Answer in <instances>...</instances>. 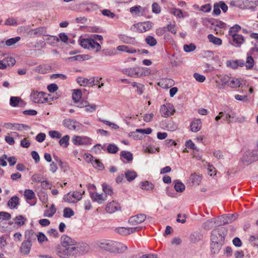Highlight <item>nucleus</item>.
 Instances as JSON below:
<instances>
[{"label": "nucleus", "instance_id": "1", "mask_svg": "<svg viewBox=\"0 0 258 258\" xmlns=\"http://www.w3.org/2000/svg\"><path fill=\"white\" fill-rule=\"evenodd\" d=\"M77 253L76 244L63 248H60L56 251V254L61 258H69L71 256L76 255Z\"/></svg>", "mask_w": 258, "mask_h": 258}, {"label": "nucleus", "instance_id": "2", "mask_svg": "<svg viewBox=\"0 0 258 258\" xmlns=\"http://www.w3.org/2000/svg\"><path fill=\"white\" fill-rule=\"evenodd\" d=\"M257 150L245 152L241 159V161L245 165H248L253 162L258 160V143Z\"/></svg>", "mask_w": 258, "mask_h": 258}, {"label": "nucleus", "instance_id": "3", "mask_svg": "<svg viewBox=\"0 0 258 258\" xmlns=\"http://www.w3.org/2000/svg\"><path fill=\"white\" fill-rule=\"evenodd\" d=\"M227 231L223 227L213 230L211 233V241L214 242L223 243Z\"/></svg>", "mask_w": 258, "mask_h": 258}, {"label": "nucleus", "instance_id": "4", "mask_svg": "<svg viewBox=\"0 0 258 258\" xmlns=\"http://www.w3.org/2000/svg\"><path fill=\"white\" fill-rule=\"evenodd\" d=\"M84 193V191L82 194L78 191L70 192L63 196V199L66 202L75 203L82 199V195Z\"/></svg>", "mask_w": 258, "mask_h": 258}, {"label": "nucleus", "instance_id": "5", "mask_svg": "<svg viewBox=\"0 0 258 258\" xmlns=\"http://www.w3.org/2000/svg\"><path fill=\"white\" fill-rule=\"evenodd\" d=\"M81 45L84 48L88 49H96L97 52L101 49L100 45L93 39H83L81 41Z\"/></svg>", "mask_w": 258, "mask_h": 258}, {"label": "nucleus", "instance_id": "6", "mask_svg": "<svg viewBox=\"0 0 258 258\" xmlns=\"http://www.w3.org/2000/svg\"><path fill=\"white\" fill-rule=\"evenodd\" d=\"M45 95L46 94L43 92H38L37 91H33L31 93V99L34 103H43L48 100Z\"/></svg>", "mask_w": 258, "mask_h": 258}, {"label": "nucleus", "instance_id": "7", "mask_svg": "<svg viewBox=\"0 0 258 258\" xmlns=\"http://www.w3.org/2000/svg\"><path fill=\"white\" fill-rule=\"evenodd\" d=\"M219 80L215 81L216 88L218 89H223L226 85L228 86L230 78L226 75H220L218 76Z\"/></svg>", "mask_w": 258, "mask_h": 258}, {"label": "nucleus", "instance_id": "8", "mask_svg": "<svg viewBox=\"0 0 258 258\" xmlns=\"http://www.w3.org/2000/svg\"><path fill=\"white\" fill-rule=\"evenodd\" d=\"M113 242L112 240L102 239L97 241L96 243L100 248L112 252Z\"/></svg>", "mask_w": 258, "mask_h": 258}, {"label": "nucleus", "instance_id": "9", "mask_svg": "<svg viewBox=\"0 0 258 258\" xmlns=\"http://www.w3.org/2000/svg\"><path fill=\"white\" fill-rule=\"evenodd\" d=\"M142 227L139 226L132 228L118 227L115 229L116 232L123 235H126L141 230Z\"/></svg>", "mask_w": 258, "mask_h": 258}, {"label": "nucleus", "instance_id": "10", "mask_svg": "<svg viewBox=\"0 0 258 258\" xmlns=\"http://www.w3.org/2000/svg\"><path fill=\"white\" fill-rule=\"evenodd\" d=\"M237 217L238 215L236 214L223 215L219 218L220 223H218V225H222L231 223L233 221L236 220Z\"/></svg>", "mask_w": 258, "mask_h": 258}, {"label": "nucleus", "instance_id": "11", "mask_svg": "<svg viewBox=\"0 0 258 258\" xmlns=\"http://www.w3.org/2000/svg\"><path fill=\"white\" fill-rule=\"evenodd\" d=\"M153 24L150 22L147 21L143 23H139L135 25L138 32L140 33L145 32L150 30L153 27Z\"/></svg>", "mask_w": 258, "mask_h": 258}, {"label": "nucleus", "instance_id": "12", "mask_svg": "<svg viewBox=\"0 0 258 258\" xmlns=\"http://www.w3.org/2000/svg\"><path fill=\"white\" fill-rule=\"evenodd\" d=\"M123 74L130 77L140 78L143 76V73H140L135 68H129L123 69L121 71Z\"/></svg>", "mask_w": 258, "mask_h": 258}, {"label": "nucleus", "instance_id": "13", "mask_svg": "<svg viewBox=\"0 0 258 258\" xmlns=\"http://www.w3.org/2000/svg\"><path fill=\"white\" fill-rule=\"evenodd\" d=\"M112 252L122 253L127 249V246L121 242L113 241Z\"/></svg>", "mask_w": 258, "mask_h": 258}, {"label": "nucleus", "instance_id": "14", "mask_svg": "<svg viewBox=\"0 0 258 258\" xmlns=\"http://www.w3.org/2000/svg\"><path fill=\"white\" fill-rule=\"evenodd\" d=\"M146 219V215L140 214L131 217L128 220L129 223L133 225H137L143 222Z\"/></svg>", "mask_w": 258, "mask_h": 258}, {"label": "nucleus", "instance_id": "15", "mask_svg": "<svg viewBox=\"0 0 258 258\" xmlns=\"http://www.w3.org/2000/svg\"><path fill=\"white\" fill-rule=\"evenodd\" d=\"M60 243L62 248H63L68 246L74 245L77 242L70 236L67 235H63L60 238Z\"/></svg>", "mask_w": 258, "mask_h": 258}, {"label": "nucleus", "instance_id": "16", "mask_svg": "<svg viewBox=\"0 0 258 258\" xmlns=\"http://www.w3.org/2000/svg\"><path fill=\"white\" fill-rule=\"evenodd\" d=\"M120 210L119 204L114 201L107 204L106 207V211L109 213H113Z\"/></svg>", "mask_w": 258, "mask_h": 258}, {"label": "nucleus", "instance_id": "17", "mask_svg": "<svg viewBox=\"0 0 258 258\" xmlns=\"http://www.w3.org/2000/svg\"><path fill=\"white\" fill-rule=\"evenodd\" d=\"M169 109H171L172 111L170 114H173L175 112V110L172 105H163L161 106L160 112L162 116L166 117L170 115V110H169Z\"/></svg>", "mask_w": 258, "mask_h": 258}, {"label": "nucleus", "instance_id": "18", "mask_svg": "<svg viewBox=\"0 0 258 258\" xmlns=\"http://www.w3.org/2000/svg\"><path fill=\"white\" fill-rule=\"evenodd\" d=\"M89 139L85 137L74 136L72 139L73 143L76 145H83L88 143Z\"/></svg>", "mask_w": 258, "mask_h": 258}, {"label": "nucleus", "instance_id": "19", "mask_svg": "<svg viewBox=\"0 0 258 258\" xmlns=\"http://www.w3.org/2000/svg\"><path fill=\"white\" fill-rule=\"evenodd\" d=\"M169 12L178 18H184L189 16L187 12H183L180 9L171 8L169 9Z\"/></svg>", "mask_w": 258, "mask_h": 258}, {"label": "nucleus", "instance_id": "20", "mask_svg": "<svg viewBox=\"0 0 258 258\" xmlns=\"http://www.w3.org/2000/svg\"><path fill=\"white\" fill-rule=\"evenodd\" d=\"M31 247L32 243L24 240L20 247V251L22 254H28L30 253Z\"/></svg>", "mask_w": 258, "mask_h": 258}, {"label": "nucleus", "instance_id": "21", "mask_svg": "<svg viewBox=\"0 0 258 258\" xmlns=\"http://www.w3.org/2000/svg\"><path fill=\"white\" fill-rule=\"evenodd\" d=\"M106 197H104L103 194H99L97 192H91L90 194L92 200L99 204H102L106 200Z\"/></svg>", "mask_w": 258, "mask_h": 258}, {"label": "nucleus", "instance_id": "22", "mask_svg": "<svg viewBox=\"0 0 258 258\" xmlns=\"http://www.w3.org/2000/svg\"><path fill=\"white\" fill-rule=\"evenodd\" d=\"M46 32V28L44 27H40L35 29L30 30L28 32V35L30 36H40L45 35Z\"/></svg>", "mask_w": 258, "mask_h": 258}, {"label": "nucleus", "instance_id": "23", "mask_svg": "<svg viewBox=\"0 0 258 258\" xmlns=\"http://www.w3.org/2000/svg\"><path fill=\"white\" fill-rule=\"evenodd\" d=\"M77 124L78 122L76 120L70 118L65 119L63 121V125L71 130H76Z\"/></svg>", "mask_w": 258, "mask_h": 258}, {"label": "nucleus", "instance_id": "24", "mask_svg": "<svg viewBox=\"0 0 258 258\" xmlns=\"http://www.w3.org/2000/svg\"><path fill=\"white\" fill-rule=\"evenodd\" d=\"M37 234L32 230H27L25 233V237L26 241H28L30 243L36 241Z\"/></svg>", "mask_w": 258, "mask_h": 258}, {"label": "nucleus", "instance_id": "25", "mask_svg": "<svg viewBox=\"0 0 258 258\" xmlns=\"http://www.w3.org/2000/svg\"><path fill=\"white\" fill-rule=\"evenodd\" d=\"M202 128V121L200 119H194L190 124V130L191 132L197 133Z\"/></svg>", "mask_w": 258, "mask_h": 258}, {"label": "nucleus", "instance_id": "26", "mask_svg": "<svg viewBox=\"0 0 258 258\" xmlns=\"http://www.w3.org/2000/svg\"><path fill=\"white\" fill-rule=\"evenodd\" d=\"M77 253L83 254L87 253L90 249L89 245L87 243H82L81 244H77Z\"/></svg>", "mask_w": 258, "mask_h": 258}, {"label": "nucleus", "instance_id": "27", "mask_svg": "<svg viewBox=\"0 0 258 258\" xmlns=\"http://www.w3.org/2000/svg\"><path fill=\"white\" fill-rule=\"evenodd\" d=\"M21 38L19 36H17L16 37L12 38L9 39L6 41L5 44L4 43V41H1L0 42V47H3L6 45L7 46H11L15 44H16L17 42H18L20 40Z\"/></svg>", "mask_w": 258, "mask_h": 258}, {"label": "nucleus", "instance_id": "28", "mask_svg": "<svg viewBox=\"0 0 258 258\" xmlns=\"http://www.w3.org/2000/svg\"><path fill=\"white\" fill-rule=\"evenodd\" d=\"M232 37L233 38L234 43H235V45H234L236 47H240L244 42V37L242 35L233 34H232Z\"/></svg>", "mask_w": 258, "mask_h": 258}, {"label": "nucleus", "instance_id": "29", "mask_svg": "<svg viewBox=\"0 0 258 258\" xmlns=\"http://www.w3.org/2000/svg\"><path fill=\"white\" fill-rule=\"evenodd\" d=\"M223 243L212 242L211 243V252L214 254H217L220 251Z\"/></svg>", "mask_w": 258, "mask_h": 258}, {"label": "nucleus", "instance_id": "30", "mask_svg": "<svg viewBox=\"0 0 258 258\" xmlns=\"http://www.w3.org/2000/svg\"><path fill=\"white\" fill-rule=\"evenodd\" d=\"M19 104L21 105L24 104L23 101L18 97L12 96L10 99V104L13 107H17Z\"/></svg>", "mask_w": 258, "mask_h": 258}, {"label": "nucleus", "instance_id": "31", "mask_svg": "<svg viewBox=\"0 0 258 258\" xmlns=\"http://www.w3.org/2000/svg\"><path fill=\"white\" fill-rule=\"evenodd\" d=\"M19 202V198L17 196H14L9 200L8 205L11 209H14L18 205Z\"/></svg>", "mask_w": 258, "mask_h": 258}, {"label": "nucleus", "instance_id": "32", "mask_svg": "<svg viewBox=\"0 0 258 258\" xmlns=\"http://www.w3.org/2000/svg\"><path fill=\"white\" fill-rule=\"evenodd\" d=\"M125 176L128 181H133L137 176V173L134 171L128 170L125 174Z\"/></svg>", "mask_w": 258, "mask_h": 258}, {"label": "nucleus", "instance_id": "33", "mask_svg": "<svg viewBox=\"0 0 258 258\" xmlns=\"http://www.w3.org/2000/svg\"><path fill=\"white\" fill-rule=\"evenodd\" d=\"M70 140V136L66 135L61 138L59 141V144L60 146L67 148L69 146Z\"/></svg>", "mask_w": 258, "mask_h": 258}, {"label": "nucleus", "instance_id": "34", "mask_svg": "<svg viewBox=\"0 0 258 258\" xmlns=\"http://www.w3.org/2000/svg\"><path fill=\"white\" fill-rule=\"evenodd\" d=\"M208 38L210 42L217 45L222 44V40L219 38L215 37L212 34H209L208 36Z\"/></svg>", "mask_w": 258, "mask_h": 258}, {"label": "nucleus", "instance_id": "35", "mask_svg": "<svg viewBox=\"0 0 258 258\" xmlns=\"http://www.w3.org/2000/svg\"><path fill=\"white\" fill-rule=\"evenodd\" d=\"M130 11L132 14L139 16L141 14L142 11H143V9L140 6H136L131 7L130 9Z\"/></svg>", "mask_w": 258, "mask_h": 258}, {"label": "nucleus", "instance_id": "36", "mask_svg": "<svg viewBox=\"0 0 258 258\" xmlns=\"http://www.w3.org/2000/svg\"><path fill=\"white\" fill-rule=\"evenodd\" d=\"M56 212V209L54 204H52L49 210L44 212V216L47 217H52Z\"/></svg>", "mask_w": 258, "mask_h": 258}, {"label": "nucleus", "instance_id": "37", "mask_svg": "<svg viewBox=\"0 0 258 258\" xmlns=\"http://www.w3.org/2000/svg\"><path fill=\"white\" fill-rule=\"evenodd\" d=\"M154 185L148 181H143L141 184V188L142 189L150 190L153 188Z\"/></svg>", "mask_w": 258, "mask_h": 258}, {"label": "nucleus", "instance_id": "38", "mask_svg": "<svg viewBox=\"0 0 258 258\" xmlns=\"http://www.w3.org/2000/svg\"><path fill=\"white\" fill-rule=\"evenodd\" d=\"M190 179L194 185H198L201 182L202 177L198 175L192 174Z\"/></svg>", "mask_w": 258, "mask_h": 258}, {"label": "nucleus", "instance_id": "39", "mask_svg": "<svg viewBox=\"0 0 258 258\" xmlns=\"http://www.w3.org/2000/svg\"><path fill=\"white\" fill-rule=\"evenodd\" d=\"M24 196L27 200H31L35 197V195L31 189H26L24 191Z\"/></svg>", "mask_w": 258, "mask_h": 258}, {"label": "nucleus", "instance_id": "40", "mask_svg": "<svg viewBox=\"0 0 258 258\" xmlns=\"http://www.w3.org/2000/svg\"><path fill=\"white\" fill-rule=\"evenodd\" d=\"M82 97V92L80 90H75L72 94V98L75 102H78Z\"/></svg>", "mask_w": 258, "mask_h": 258}, {"label": "nucleus", "instance_id": "41", "mask_svg": "<svg viewBox=\"0 0 258 258\" xmlns=\"http://www.w3.org/2000/svg\"><path fill=\"white\" fill-rule=\"evenodd\" d=\"M14 220L16 221V224L18 226H21L25 224L26 219L22 215H19L16 216Z\"/></svg>", "mask_w": 258, "mask_h": 258}, {"label": "nucleus", "instance_id": "42", "mask_svg": "<svg viewBox=\"0 0 258 258\" xmlns=\"http://www.w3.org/2000/svg\"><path fill=\"white\" fill-rule=\"evenodd\" d=\"M189 239L191 243H195L201 239V235L199 233L194 232L190 235Z\"/></svg>", "mask_w": 258, "mask_h": 258}, {"label": "nucleus", "instance_id": "43", "mask_svg": "<svg viewBox=\"0 0 258 258\" xmlns=\"http://www.w3.org/2000/svg\"><path fill=\"white\" fill-rule=\"evenodd\" d=\"M29 127L27 125L19 123H13V130L22 131L29 129Z\"/></svg>", "mask_w": 258, "mask_h": 258}, {"label": "nucleus", "instance_id": "44", "mask_svg": "<svg viewBox=\"0 0 258 258\" xmlns=\"http://www.w3.org/2000/svg\"><path fill=\"white\" fill-rule=\"evenodd\" d=\"M254 65L253 58L251 56H248L246 58L245 67L247 69H251Z\"/></svg>", "mask_w": 258, "mask_h": 258}, {"label": "nucleus", "instance_id": "45", "mask_svg": "<svg viewBox=\"0 0 258 258\" xmlns=\"http://www.w3.org/2000/svg\"><path fill=\"white\" fill-rule=\"evenodd\" d=\"M90 79L88 80L86 78L83 77H78L77 79V82L78 84H79L81 86H86L89 85Z\"/></svg>", "mask_w": 258, "mask_h": 258}, {"label": "nucleus", "instance_id": "46", "mask_svg": "<svg viewBox=\"0 0 258 258\" xmlns=\"http://www.w3.org/2000/svg\"><path fill=\"white\" fill-rule=\"evenodd\" d=\"M241 85V83L238 79H233L229 80V83L228 84V86L231 88H237L240 87Z\"/></svg>", "mask_w": 258, "mask_h": 258}, {"label": "nucleus", "instance_id": "47", "mask_svg": "<svg viewBox=\"0 0 258 258\" xmlns=\"http://www.w3.org/2000/svg\"><path fill=\"white\" fill-rule=\"evenodd\" d=\"M174 188L177 192H182L185 189V185L180 181H177L174 185Z\"/></svg>", "mask_w": 258, "mask_h": 258}, {"label": "nucleus", "instance_id": "48", "mask_svg": "<svg viewBox=\"0 0 258 258\" xmlns=\"http://www.w3.org/2000/svg\"><path fill=\"white\" fill-rule=\"evenodd\" d=\"M74 214V212L70 208H66L63 210V217L65 218H70Z\"/></svg>", "mask_w": 258, "mask_h": 258}, {"label": "nucleus", "instance_id": "49", "mask_svg": "<svg viewBox=\"0 0 258 258\" xmlns=\"http://www.w3.org/2000/svg\"><path fill=\"white\" fill-rule=\"evenodd\" d=\"M120 155L128 161H131L133 159V155L130 152L123 151L120 153Z\"/></svg>", "mask_w": 258, "mask_h": 258}, {"label": "nucleus", "instance_id": "50", "mask_svg": "<svg viewBox=\"0 0 258 258\" xmlns=\"http://www.w3.org/2000/svg\"><path fill=\"white\" fill-rule=\"evenodd\" d=\"M38 196L40 200L43 203H46L47 202V195L44 191H40L38 194Z\"/></svg>", "mask_w": 258, "mask_h": 258}, {"label": "nucleus", "instance_id": "51", "mask_svg": "<svg viewBox=\"0 0 258 258\" xmlns=\"http://www.w3.org/2000/svg\"><path fill=\"white\" fill-rule=\"evenodd\" d=\"M145 40L146 43L151 46H154L157 44L156 40L151 36H147Z\"/></svg>", "mask_w": 258, "mask_h": 258}, {"label": "nucleus", "instance_id": "52", "mask_svg": "<svg viewBox=\"0 0 258 258\" xmlns=\"http://www.w3.org/2000/svg\"><path fill=\"white\" fill-rule=\"evenodd\" d=\"M107 150L109 153L114 154L118 151V148L115 145L110 144L107 146Z\"/></svg>", "mask_w": 258, "mask_h": 258}, {"label": "nucleus", "instance_id": "53", "mask_svg": "<svg viewBox=\"0 0 258 258\" xmlns=\"http://www.w3.org/2000/svg\"><path fill=\"white\" fill-rule=\"evenodd\" d=\"M103 190L106 195L111 196L113 193V190L111 186L105 183L102 184Z\"/></svg>", "mask_w": 258, "mask_h": 258}, {"label": "nucleus", "instance_id": "54", "mask_svg": "<svg viewBox=\"0 0 258 258\" xmlns=\"http://www.w3.org/2000/svg\"><path fill=\"white\" fill-rule=\"evenodd\" d=\"M196 47L193 43L190 44H185L183 46L184 50L186 52H190L195 50Z\"/></svg>", "mask_w": 258, "mask_h": 258}, {"label": "nucleus", "instance_id": "55", "mask_svg": "<svg viewBox=\"0 0 258 258\" xmlns=\"http://www.w3.org/2000/svg\"><path fill=\"white\" fill-rule=\"evenodd\" d=\"M47 43L51 45H54L56 42H58L59 38L55 36H48L47 39Z\"/></svg>", "mask_w": 258, "mask_h": 258}, {"label": "nucleus", "instance_id": "56", "mask_svg": "<svg viewBox=\"0 0 258 258\" xmlns=\"http://www.w3.org/2000/svg\"><path fill=\"white\" fill-rule=\"evenodd\" d=\"M92 164L95 168H97L99 170H101L103 168L102 163L97 159H94V160L92 162Z\"/></svg>", "mask_w": 258, "mask_h": 258}, {"label": "nucleus", "instance_id": "57", "mask_svg": "<svg viewBox=\"0 0 258 258\" xmlns=\"http://www.w3.org/2000/svg\"><path fill=\"white\" fill-rule=\"evenodd\" d=\"M33 181L35 182H41L43 179V176L40 174H34L31 177Z\"/></svg>", "mask_w": 258, "mask_h": 258}, {"label": "nucleus", "instance_id": "58", "mask_svg": "<svg viewBox=\"0 0 258 258\" xmlns=\"http://www.w3.org/2000/svg\"><path fill=\"white\" fill-rule=\"evenodd\" d=\"M36 238H37L38 242L40 243L48 240L46 236L42 232H39L38 234H37Z\"/></svg>", "mask_w": 258, "mask_h": 258}, {"label": "nucleus", "instance_id": "59", "mask_svg": "<svg viewBox=\"0 0 258 258\" xmlns=\"http://www.w3.org/2000/svg\"><path fill=\"white\" fill-rule=\"evenodd\" d=\"M5 62H6L7 66H13L16 63L15 59L12 57H7L4 59Z\"/></svg>", "mask_w": 258, "mask_h": 258}, {"label": "nucleus", "instance_id": "60", "mask_svg": "<svg viewBox=\"0 0 258 258\" xmlns=\"http://www.w3.org/2000/svg\"><path fill=\"white\" fill-rule=\"evenodd\" d=\"M49 136L52 138L60 139L61 137V134L55 131H51L48 133Z\"/></svg>", "mask_w": 258, "mask_h": 258}, {"label": "nucleus", "instance_id": "61", "mask_svg": "<svg viewBox=\"0 0 258 258\" xmlns=\"http://www.w3.org/2000/svg\"><path fill=\"white\" fill-rule=\"evenodd\" d=\"M194 78L199 82L203 83L206 80V78L204 75H200L198 73H195L194 74Z\"/></svg>", "mask_w": 258, "mask_h": 258}, {"label": "nucleus", "instance_id": "62", "mask_svg": "<svg viewBox=\"0 0 258 258\" xmlns=\"http://www.w3.org/2000/svg\"><path fill=\"white\" fill-rule=\"evenodd\" d=\"M152 10L153 13L158 14L161 12V8L157 3H154L152 4Z\"/></svg>", "mask_w": 258, "mask_h": 258}, {"label": "nucleus", "instance_id": "63", "mask_svg": "<svg viewBox=\"0 0 258 258\" xmlns=\"http://www.w3.org/2000/svg\"><path fill=\"white\" fill-rule=\"evenodd\" d=\"M166 30L170 32L172 34H175L177 33V29H176L175 25V24H168L166 27Z\"/></svg>", "mask_w": 258, "mask_h": 258}, {"label": "nucleus", "instance_id": "64", "mask_svg": "<svg viewBox=\"0 0 258 258\" xmlns=\"http://www.w3.org/2000/svg\"><path fill=\"white\" fill-rule=\"evenodd\" d=\"M240 26L237 24H236L230 28V30L229 31V34L232 36V34H236V33L239 31L240 30Z\"/></svg>", "mask_w": 258, "mask_h": 258}]
</instances>
